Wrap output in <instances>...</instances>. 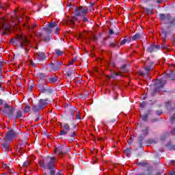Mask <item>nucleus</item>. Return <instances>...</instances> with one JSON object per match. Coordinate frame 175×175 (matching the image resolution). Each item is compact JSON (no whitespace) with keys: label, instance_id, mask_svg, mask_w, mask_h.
<instances>
[{"label":"nucleus","instance_id":"obj_7","mask_svg":"<svg viewBox=\"0 0 175 175\" xmlns=\"http://www.w3.org/2000/svg\"><path fill=\"white\" fill-rule=\"evenodd\" d=\"M158 50H161V46L159 45H150L146 49L147 53H150V54L152 53H155L158 51Z\"/></svg>","mask_w":175,"mask_h":175},{"label":"nucleus","instance_id":"obj_59","mask_svg":"<svg viewBox=\"0 0 175 175\" xmlns=\"http://www.w3.org/2000/svg\"><path fill=\"white\" fill-rule=\"evenodd\" d=\"M59 31V27H55V35H58V32Z\"/></svg>","mask_w":175,"mask_h":175},{"label":"nucleus","instance_id":"obj_33","mask_svg":"<svg viewBox=\"0 0 175 175\" xmlns=\"http://www.w3.org/2000/svg\"><path fill=\"white\" fill-rule=\"evenodd\" d=\"M112 98L113 100H117V99L120 98V94H118V92L113 91V94L112 95Z\"/></svg>","mask_w":175,"mask_h":175},{"label":"nucleus","instance_id":"obj_25","mask_svg":"<svg viewBox=\"0 0 175 175\" xmlns=\"http://www.w3.org/2000/svg\"><path fill=\"white\" fill-rule=\"evenodd\" d=\"M145 175H152V166H147L146 170H144Z\"/></svg>","mask_w":175,"mask_h":175},{"label":"nucleus","instance_id":"obj_64","mask_svg":"<svg viewBox=\"0 0 175 175\" xmlns=\"http://www.w3.org/2000/svg\"><path fill=\"white\" fill-rule=\"evenodd\" d=\"M171 133H172V135H175V127L172 129V130L171 131Z\"/></svg>","mask_w":175,"mask_h":175},{"label":"nucleus","instance_id":"obj_42","mask_svg":"<svg viewBox=\"0 0 175 175\" xmlns=\"http://www.w3.org/2000/svg\"><path fill=\"white\" fill-rule=\"evenodd\" d=\"M25 146H27V139H24L22 140V143L21 144V147L23 148Z\"/></svg>","mask_w":175,"mask_h":175},{"label":"nucleus","instance_id":"obj_20","mask_svg":"<svg viewBox=\"0 0 175 175\" xmlns=\"http://www.w3.org/2000/svg\"><path fill=\"white\" fill-rule=\"evenodd\" d=\"M41 110H43V109L39 103L38 105H33L32 111H34V113H37V111H40Z\"/></svg>","mask_w":175,"mask_h":175},{"label":"nucleus","instance_id":"obj_18","mask_svg":"<svg viewBox=\"0 0 175 175\" xmlns=\"http://www.w3.org/2000/svg\"><path fill=\"white\" fill-rule=\"evenodd\" d=\"M155 63H154V62H151L148 66H146L144 68L145 71L146 72V73H149L150 70H152V69H154V65Z\"/></svg>","mask_w":175,"mask_h":175},{"label":"nucleus","instance_id":"obj_43","mask_svg":"<svg viewBox=\"0 0 175 175\" xmlns=\"http://www.w3.org/2000/svg\"><path fill=\"white\" fill-rule=\"evenodd\" d=\"M44 31H45V32H46V33H51V32H53V30H51V29H50L49 27L44 28Z\"/></svg>","mask_w":175,"mask_h":175},{"label":"nucleus","instance_id":"obj_60","mask_svg":"<svg viewBox=\"0 0 175 175\" xmlns=\"http://www.w3.org/2000/svg\"><path fill=\"white\" fill-rule=\"evenodd\" d=\"M3 79V75H2V68H0V80Z\"/></svg>","mask_w":175,"mask_h":175},{"label":"nucleus","instance_id":"obj_27","mask_svg":"<svg viewBox=\"0 0 175 175\" xmlns=\"http://www.w3.org/2000/svg\"><path fill=\"white\" fill-rule=\"evenodd\" d=\"M142 36L143 33H137L132 37L131 40H137V39H140Z\"/></svg>","mask_w":175,"mask_h":175},{"label":"nucleus","instance_id":"obj_63","mask_svg":"<svg viewBox=\"0 0 175 175\" xmlns=\"http://www.w3.org/2000/svg\"><path fill=\"white\" fill-rule=\"evenodd\" d=\"M109 35H114V31L112 29H109Z\"/></svg>","mask_w":175,"mask_h":175},{"label":"nucleus","instance_id":"obj_52","mask_svg":"<svg viewBox=\"0 0 175 175\" xmlns=\"http://www.w3.org/2000/svg\"><path fill=\"white\" fill-rule=\"evenodd\" d=\"M82 18H83V21L85 22V23H88L90 21L88 20V18H87V16H85V15L84 16H82Z\"/></svg>","mask_w":175,"mask_h":175},{"label":"nucleus","instance_id":"obj_23","mask_svg":"<svg viewBox=\"0 0 175 175\" xmlns=\"http://www.w3.org/2000/svg\"><path fill=\"white\" fill-rule=\"evenodd\" d=\"M121 72H113L108 76V79H111L112 80H116L118 77V76H120Z\"/></svg>","mask_w":175,"mask_h":175},{"label":"nucleus","instance_id":"obj_6","mask_svg":"<svg viewBox=\"0 0 175 175\" xmlns=\"http://www.w3.org/2000/svg\"><path fill=\"white\" fill-rule=\"evenodd\" d=\"M76 72H75V68H69L67 71H66V76L70 80H75Z\"/></svg>","mask_w":175,"mask_h":175},{"label":"nucleus","instance_id":"obj_3","mask_svg":"<svg viewBox=\"0 0 175 175\" xmlns=\"http://www.w3.org/2000/svg\"><path fill=\"white\" fill-rule=\"evenodd\" d=\"M18 135V133L16 132L15 129H9L6 135L5 139L8 140V142H13V139Z\"/></svg>","mask_w":175,"mask_h":175},{"label":"nucleus","instance_id":"obj_22","mask_svg":"<svg viewBox=\"0 0 175 175\" xmlns=\"http://www.w3.org/2000/svg\"><path fill=\"white\" fill-rule=\"evenodd\" d=\"M80 16H81V6H80V8L77 7L75 8V16L74 17V18L75 20H77V18L76 17H80Z\"/></svg>","mask_w":175,"mask_h":175},{"label":"nucleus","instance_id":"obj_4","mask_svg":"<svg viewBox=\"0 0 175 175\" xmlns=\"http://www.w3.org/2000/svg\"><path fill=\"white\" fill-rule=\"evenodd\" d=\"M161 33L164 35L163 42L165 43L166 42V38H167V35H170V33H172V25H168L167 28L162 27Z\"/></svg>","mask_w":175,"mask_h":175},{"label":"nucleus","instance_id":"obj_53","mask_svg":"<svg viewBox=\"0 0 175 175\" xmlns=\"http://www.w3.org/2000/svg\"><path fill=\"white\" fill-rule=\"evenodd\" d=\"M149 143H150V144H157V143H158V141L154 139H150Z\"/></svg>","mask_w":175,"mask_h":175},{"label":"nucleus","instance_id":"obj_51","mask_svg":"<svg viewBox=\"0 0 175 175\" xmlns=\"http://www.w3.org/2000/svg\"><path fill=\"white\" fill-rule=\"evenodd\" d=\"M139 75H140L141 76H146V75H148V73H147V72L146 71V72H143V71H139L138 72Z\"/></svg>","mask_w":175,"mask_h":175},{"label":"nucleus","instance_id":"obj_16","mask_svg":"<svg viewBox=\"0 0 175 175\" xmlns=\"http://www.w3.org/2000/svg\"><path fill=\"white\" fill-rule=\"evenodd\" d=\"M40 104V106L42 108L44 109V107L47 106L49 105V99H40L38 102Z\"/></svg>","mask_w":175,"mask_h":175},{"label":"nucleus","instance_id":"obj_2","mask_svg":"<svg viewBox=\"0 0 175 175\" xmlns=\"http://www.w3.org/2000/svg\"><path fill=\"white\" fill-rule=\"evenodd\" d=\"M77 111V108L72 105H67L64 113H66V120H72L75 117V112Z\"/></svg>","mask_w":175,"mask_h":175},{"label":"nucleus","instance_id":"obj_57","mask_svg":"<svg viewBox=\"0 0 175 175\" xmlns=\"http://www.w3.org/2000/svg\"><path fill=\"white\" fill-rule=\"evenodd\" d=\"M127 40L126 39H124L120 42V46H124V44H125V43H126Z\"/></svg>","mask_w":175,"mask_h":175},{"label":"nucleus","instance_id":"obj_48","mask_svg":"<svg viewBox=\"0 0 175 175\" xmlns=\"http://www.w3.org/2000/svg\"><path fill=\"white\" fill-rule=\"evenodd\" d=\"M75 120H81V115H80V112H78L75 116Z\"/></svg>","mask_w":175,"mask_h":175},{"label":"nucleus","instance_id":"obj_31","mask_svg":"<svg viewBox=\"0 0 175 175\" xmlns=\"http://www.w3.org/2000/svg\"><path fill=\"white\" fill-rule=\"evenodd\" d=\"M46 85H47V84H46L44 83H41L38 84V91H41L44 88H46Z\"/></svg>","mask_w":175,"mask_h":175},{"label":"nucleus","instance_id":"obj_58","mask_svg":"<svg viewBox=\"0 0 175 175\" xmlns=\"http://www.w3.org/2000/svg\"><path fill=\"white\" fill-rule=\"evenodd\" d=\"M163 112L161 110L156 111L157 116H161Z\"/></svg>","mask_w":175,"mask_h":175},{"label":"nucleus","instance_id":"obj_34","mask_svg":"<svg viewBox=\"0 0 175 175\" xmlns=\"http://www.w3.org/2000/svg\"><path fill=\"white\" fill-rule=\"evenodd\" d=\"M46 25L49 28H52V29L57 27V23L55 22H51L50 23L47 24Z\"/></svg>","mask_w":175,"mask_h":175},{"label":"nucleus","instance_id":"obj_1","mask_svg":"<svg viewBox=\"0 0 175 175\" xmlns=\"http://www.w3.org/2000/svg\"><path fill=\"white\" fill-rule=\"evenodd\" d=\"M11 42L13 44L20 43L19 47H21V49H25V53L29 52V49H31V41H29L27 37L18 35L15 39L11 38Z\"/></svg>","mask_w":175,"mask_h":175},{"label":"nucleus","instance_id":"obj_62","mask_svg":"<svg viewBox=\"0 0 175 175\" xmlns=\"http://www.w3.org/2000/svg\"><path fill=\"white\" fill-rule=\"evenodd\" d=\"M154 2H156V3H162V2H163V0H155Z\"/></svg>","mask_w":175,"mask_h":175},{"label":"nucleus","instance_id":"obj_50","mask_svg":"<svg viewBox=\"0 0 175 175\" xmlns=\"http://www.w3.org/2000/svg\"><path fill=\"white\" fill-rule=\"evenodd\" d=\"M50 39H51V36H48L47 38H44L43 39L44 42H50Z\"/></svg>","mask_w":175,"mask_h":175},{"label":"nucleus","instance_id":"obj_5","mask_svg":"<svg viewBox=\"0 0 175 175\" xmlns=\"http://www.w3.org/2000/svg\"><path fill=\"white\" fill-rule=\"evenodd\" d=\"M62 127L64 129L60 131L59 134V136H64V135H68V131L70 130V126L68 123L64 124Z\"/></svg>","mask_w":175,"mask_h":175},{"label":"nucleus","instance_id":"obj_13","mask_svg":"<svg viewBox=\"0 0 175 175\" xmlns=\"http://www.w3.org/2000/svg\"><path fill=\"white\" fill-rule=\"evenodd\" d=\"M55 154H59V155H65L66 151L64 150V146H59L55 148Z\"/></svg>","mask_w":175,"mask_h":175},{"label":"nucleus","instance_id":"obj_19","mask_svg":"<svg viewBox=\"0 0 175 175\" xmlns=\"http://www.w3.org/2000/svg\"><path fill=\"white\" fill-rule=\"evenodd\" d=\"M40 92H41V94H53V90L51 88H49V86H47V85H46V87L40 91Z\"/></svg>","mask_w":175,"mask_h":175},{"label":"nucleus","instance_id":"obj_38","mask_svg":"<svg viewBox=\"0 0 175 175\" xmlns=\"http://www.w3.org/2000/svg\"><path fill=\"white\" fill-rule=\"evenodd\" d=\"M139 144L140 146L143 144V142L144 140V137L142 135H139Z\"/></svg>","mask_w":175,"mask_h":175},{"label":"nucleus","instance_id":"obj_46","mask_svg":"<svg viewBox=\"0 0 175 175\" xmlns=\"http://www.w3.org/2000/svg\"><path fill=\"white\" fill-rule=\"evenodd\" d=\"M29 109H31L29 105H26L24 109V113H29Z\"/></svg>","mask_w":175,"mask_h":175},{"label":"nucleus","instance_id":"obj_8","mask_svg":"<svg viewBox=\"0 0 175 175\" xmlns=\"http://www.w3.org/2000/svg\"><path fill=\"white\" fill-rule=\"evenodd\" d=\"M62 65H64V62H56L55 64L53 62L51 63V69H53V70H59Z\"/></svg>","mask_w":175,"mask_h":175},{"label":"nucleus","instance_id":"obj_14","mask_svg":"<svg viewBox=\"0 0 175 175\" xmlns=\"http://www.w3.org/2000/svg\"><path fill=\"white\" fill-rule=\"evenodd\" d=\"M165 84H166V81L163 79H157L156 82V85H157V88H163L165 87Z\"/></svg>","mask_w":175,"mask_h":175},{"label":"nucleus","instance_id":"obj_11","mask_svg":"<svg viewBox=\"0 0 175 175\" xmlns=\"http://www.w3.org/2000/svg\"><path fill=\"white\" fill-rule=\"evenodd\" d=\"M24 117H25V115L23 113V111L16 110L13 118L17 120V118H24Z\"/></svg>","mask_w":175,"mask_h":175},{"label":"nucleus","instance_id":"obj_21","mask_svg":"<svg viewBox=\"0 0 175 175\" xmlns=\"http://www.w3.org/2000/svg\"><path fill=\"white\" fill-rule=\"evenodd\" d=\"M37 59L40 62L46 60V55L44 52L38 53Z\"/></svg>","mask_w":175,"mask_h":175},{"label":"nucleus","instance_id":"obj_49","mask_svg":"<svg viewBox=\"0 0 175 175\" xmlns=\"http://www.w3.org/2000/svg\"><path fill=\"white\" fill-rule=\"evenodd\" d=\"M23 167H28L29 166V161H25L23 164Z\"/></svg>","mask_w":175,"mask_h":175},{"label":"nucleus","instance_id":"obj_54","mask_svg":"<svg viewBox=\"0 0 175 175\" xmlns=\"http://www.w3.org/2000/svg\"><path fill=\"white\" fill-rule=\"evenodd\" d=\"M147 105V103L146 102H142L140 105V107H142V109H144V107H146V105Z\"/></svg>","mask_w":175,"mask_h":175},{"label":"nucleus","instance_id":"obj_61","mask_svg":"<svg viewBox=\"0 0 175 175\" xmlns=\"http://www.w3.org/2000/svg\"><path fill=\"white\" fill-rule=\"evenodd\" d=\"M133 142V139L132 137H130L129 140L128 141L129 144H132Z\"/></svg>","mask_w":175,"mask_h":175},{"label":"nucleus","instance_id":"obj_56","mask_svg":"<svg viewBox=\"0 0 175 175\" xmlns=\"http://www.w3.org/2000/svg\"><path fill=\"white\" fill-rule=\"evenodd\" d=\"M117 44L115 42H110L109 43V46H111L112 49H114Z\"/></svg>","mask_w":175,"mask_h":175},{"label":"nucleus","instance_id":"obj_55","mask_svg":"<svg viewBox=\"0 0 175 175\" xmlns=\"http://www.w3.org/2000/svg\"><path fill=\"white\" fill-rule=\"evenodd\" d=\"M165 105L166 107H169V106H170V105H172V101L168 100V101L165 103Z\"/></svg>","mask_w":175,"mask_h":175},{"label":"nucleus","instance_id":"obj_17","mask_svg":"<svg viewBox=\"0 0 175 175\" xmlns=\"http://www.w3.org/2000/svg\"><path fill=\"white\" fill-rule=\"evenodd\" d=\"M15 109L14 107H11L7 111V116L9 118H13L14 117V111Z\"/></svg>","mask_w":175,"mask_h":175},{"label":"nucleus","instance_id":"obj_44","mask_svg":"<svg viewBox=\"0 0 175 175\" xmlns=\"http://www.w3.org/2000/svg\"><path fill=\"white\" fill-rule=\"evenodd\" d=\"M77 58L74 57L73 59H71V61L69 62V64L68 65V66H69V65H73V64H75V62H76Z\"/></svg>","mask_w":175,"mask_h":175},{"label":"nucleus","instance_id":"obj_24","mask_svg":"<svg viewBox=\"0 0 175 175\" xmlns=\"http://www.w3.org/2000/svg\"><path fill=\"white\" fill-rule=\"evenodd\" d=\"M164 77L168 80H175V73L171 72L170 73L165 75Z\"/></svg>","mask_w":175,"mask_h":175},{"label":"nucleus","instance_id":"obj_29","mask_svg":"<svg viewBox=\"0 0 175 175\" xmlns=\"http://www.w3.org/2000/svg\"><path fill=\"white\" fill-rule=\"evenodd\" d=\"M148 131H150V127L146 126L144 129L142 130L143 136H147L148 135Z\"/></svg>","mask_w":175,"mask_h":175},{"label":"nucleus","instance_id":"obj_15","mask_svg":"<svg viewBox=\"0 0 175 175\" xmlns=\"http://www.w3.org/2000/svg\"><path fill=\"white\" fill-rule=\"evenodd\" d=\"M6 140V138H5L3 141V144H1L3 151H4V152H8V150L9 149V142H8Z\"/></svg>","mask_w":175,"mask_h":175},{"label":"nucleus","instance_id":"obj_41","mask_svg":"<svg viewBox=\"0 0 175 175\" xmlns=\"http://www.w3.org/2000/svg\"><path fill=\"white\" fill-rule=\"evenodd\" d=\"M169 24H170L169 25H171V27H175V17L172 20H170Z\"/></svg>","mask_w":175,"mask_h":175},{"label":"nucleus","instance_id":"obj_9","mask_svg":"<svg viewBox=\"0 0 175 175\" xmlns=\"http://www.w3.org/2000/svg\"><path fill=\"white\" fill-rule=\"evenodd\" d=\"M159 17L161 21H170L172 20L170 14H159Z\"/></svg>","mask_w":175,"mask_h":175},{"label":"nucleus","instance_id":"obj_12","mask_svg":"<svg viewBox=\"0 0 175 175\" xmlns=\"http://www.w3.org/2000/svg\"><path fill=\"white\" fill-rule=\"evenodd\" d=\"M143 9L146 14H154V8H152V5L150 4L149 8L144 6L143 7Z\"/></svg>","mask_w":175,"mask_h":175},{"label":"nucleus","instance_id":"obj_39","mask_svg":"<svg viewBox=\"0 0 175 175\" xmlns=\"http://www.w3.org/2000/svg\"><path fill=\"white\" fill-rule=\"evenodd\" d=\"M68 136L70 137H75L76 136V133L75 132V131L71 130V131L68 133Z\"/></svg>","mask_w":175,"mask_h":175},{"label":"nucleus","instance_id":"obj_47","mask_svg":"<svg viewBox=\"0 0 175 175\" xmlns=\"http://www.w3.org/2000/svg\"><path fill=\"white\" fill-rule=\"evenodd\" d=\"M174 121H175V115L172 116L170 119V122H171V124H174Z\"/></svg>","mask_w":175,"mask_h":175},{"label":"nucleus","instance_id":"obj_32","mask_svg":"<svg viewBox=\"0 0 175 175\" xmlns=\"http://www.w3.org/2000/svg\"><path fill=\"white\" fill-rule=\"evenodd\" d=\"M81 12L82 16H85V14L88 13V8H84L83 6H81Z\"/></svg>","mask_w":175,"mask_h":175},{"label":"nucleus","instance_id":"obj_10","mask_svg":"<svg viewBox=\"0 0 175 175\" xmlns=\"http://www.w3.org/2000/svg\"><path fill=\"white\" fill-rule=\"evenodd\" d=\"M0 29H3V35H8V32H9V29H10V25H5V23H0Z\"/></svg>","mask_w":175,"mask_h":175},{"label":"nucleus","instance_id":"obj_45","mask_svg":"<svg viewBox=\"0 0 175 175\" xmlns=\"http://www.w3.org/2000/svg\"><path fill=\"white\" fill-rule=\"evenodd\" d=\"M26 28L27 29H31V31H33V28H36V25H32L31 27H29V25H26Z\"/></svg>","mask_w":175,"mask_h":175},{"label":"nucleus","instance_id":"obj_28","mask_svg":"<svg viewBox=\"0 0 175 175\" xmlns=\"http://www.w3.org/2000/svg\"><path fill=\"white\" fill-rule=\"evenodd\" d=\"M39 77H40V79H39L40 83H43V81L46 80V74L41 72L40 73Z\"/></svg>","mask_w":175,"mask_h":175},{"label":"nucleus","instance_id":"obj_36","mask_svg":"<svg viewBox=\"0 0 175 175\" xmlns=\"http://www.w3.org/2000/svg\"><path fill=\"white\" fill-rule=\"evenodd\" d=\"M131 151H132V148H127L124 150V152H125L126 157H129L131 155Z\"/></svg>","mask_w":175,"mask_h":175},{"label":"nucleus","instance_id":"obj_26","mask_svg":"<svg viewBox=\"0 0 175 175\" xmlns=\"http://www.w3.org/2000/svg\"><path fill=\"white\" fill-rule=\"evenodd\" d=\"M49 83H51V84H53V83H57V81H58V78L57 77V76H55V75H53V76L49 77Z\"/></svg>","mask_w":175,"mask_h":175},{"label":"nucleus","instance_id":"obj_37","mask_svg":"<svg viewBox=\"0 0 175 175\" xmlns=\"http://www.w3.org/2000/svg\"><path fill=\"white\" fill-rule=\"evenodd\" d=\"M120 69L122 70L123 73H126V72H128V70L126 69V64H124L120 68Z\"/></svg>","mask_w":175,"mask_h":175},{"label":"nucleus","instance_id":"obj_30","mask_svg":"<svg viewBox=\"0 0 175 175\" xmlns=\"http://www.w3.org/2000/svg\"><path fill=\"white\" fill-rule=\"evenodd\" d=\"M55 53L57 57H62V55H64V51H61L59 49H56L55 50Z\"/></svg>","mask_w":175,"mask_h":175},{"label":"nucleus","instance_id":"obj_40","mask_svg":"<svg viewBox=\"0 0 175 175\" xmlns=\"http://www.w3.org/2000/svg\"><path fill=\"white\" fill-rule=\"evenodd\" d=\"M142 120L144 122H147L148 121V114L146 113L145 115L142 116Z\"/></svg>","mask_w":175,"mask_h":175},{"label":"nucleus","instance_id":"obj_35","mask_svg":"<svg viewBox=\"0 0 175 175\" xmlns=\"http://www.w3.org/2000/svg\"><path fill=\"white\" fill-rule=\"evenodd\" d=\"M137 165L138 166H142L143 167H144L146 166H148L149 164L148 163L137 161Z\"/></svg>","mask_w":175,"mask_h":175}]
</instances>
